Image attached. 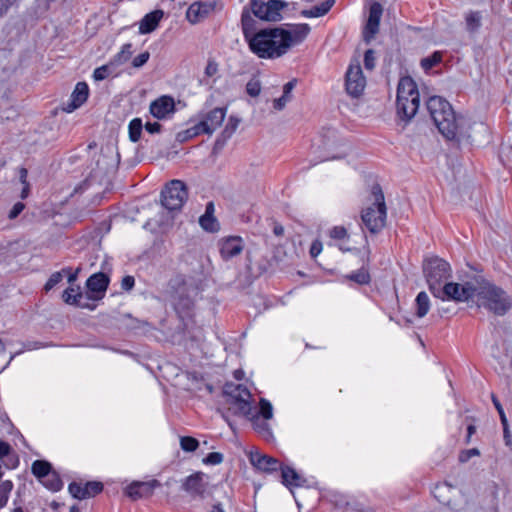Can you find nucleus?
Segmentation results:
<instances>
[{
	"label": "nucleus",
	"mask_w": 512,
	"mask_h": 512,
	"mask_svg": "<svg viewBox=\"0 0 512 512\" xmlns=\"http://www.w3.org/2000/svg\"><path fill=\"white\" fill-rule=\"evenodd\" d=\"M287 28L274 27L257 31L249 49L261 59H276L285 55L292 46L302 43L311 31L306 23L285 24Z\"/></svg>",
	"instance_id": "f257e3e1"
},
{
	"label": "nucleus",
	"mask_w": 512,
	"mask_h": 512,
	"mask_svg": "<svg viewBox=\"0 0 512 512\" xmlns=\"http://www.w3.org/2000/svg\"><path fill=\"white\" fill-rule=\"evenodd\" d=\"M426 107L438 131L447 140L459 145L470 136L464 116L456 114L452 105L441 96L429 97Z\"/></svg>",
	"instance_id": "f03ea898"
},
{
	"label": "nucleus",
	"mask_w": 512,
	"mask_h": 512,
	"mask_svg": "<svg viewBox=\"0 0 512 512\" xmlns=\"http://www.w3.org/2000/svg\"><path fill=\"white\" fill-rule=\"evenodd\" d=\"M476 285L478 307H483L497 316H504L512 308V298L501 287L482 275H476Z\"/></svg>",
	"instance_id": "7ed1b4c3"
},
{
	"label": "nucleus",
	"mask_w": 512,
	"mask_h": 512,
	"mask_svg": "<svg viewBox=\"0 0 512 512\" xmlns=\"http://www.w3.org/2000/svg\"><path fill=\"white\" fill-rule=\"evenodd\" d=\"M419 105L420 94L417 84L409 76L402 77L397 86V117L406 125L416 115Z\"/></svg>",
	"instance_id": "20e7f679"
},
{
	"label": "nucleus",
	"mask_w": 512,
	"mask_h": 512,
	"mask_svg": "<svg viewBox=\"0 0 512 512\" xmlns=\"http://www.w3.org/2000/svg\"><path fill=\"white\" fill-rule=\"evenodd\" d=\"M371 194L374 198L373 207H367L361 218L365 228L371 234H377L384 227V195L381 186L374 185Z\"/></svg>",
	"instance_id": "39448f33"
},
{
	"label": "nucleus",
	"mask_w": 512,
	"mask_h": 512,
	"mask_svg": "<svg viewBox=\"0 0 512 512\" xmlns=\"http://www.w3.org/2000/svg\"><path fill=\"white\" fill-rule=\"evenodd\" d=\"M423 273L434 295L443 283L451 276L450 264L438 256L427 258L423 262Z\"/></svg>",
	"instance_id": "423d86ee"
},
{
	"label": "nucleus",
	"mask_w": 512,
	"mask_h": 512,
	"mask_svg": "<svg viewBox=\"0 0 512 512\" xmlns=\"http://www.w3.org/2000/svg\"><path fill=\"white\" fill-rule=\"evenodd\" d=\"M346 91L349 95L355 98H345V102L340 106L345 112L352 110L350 105L364 106L365 103L359 102V97L366 85L365 77L363 76L362 68L359 64L350 65L346 72Z\"/></svg>",
	"instance_id": "0eeeda50"
},
{
	"label": "nucleus",
	"mask_w": 512,
	"mask_h": 512,
	"mask_svg": "<svg viewBox=\"0 0 512 512\" xmlns=\"http://www.w3.org/2000/svg\"><path fill=\"white\" fill-rule=\"evenodd\" d=\"M224 395L227 397L229 410L234 414L249 417L251 415V393L242 384L227 383L224 386Z\"/></svg>",
	"instance_id": "6e6552de"
},
{
	"label": "nucleus",
	"mask_w": 512,
	"mask_h": 512,
	"mask_svg": "<svg viewBox=\"0 0 512 512\" xmlns=\"http://www.w3.org/2000/svg\"><path fill=\"white\" fill-rule=\"evenodd\" d=\"M476 275L464 283L446 282L433 295L442 300L465 302L473 298L476 293Z\"/></svg>",
	"instance_id": "1a4fd4ad"
},
{
	"label": "nucleus",
	"mask_w": 512,
	"mask_h": 512,
	"mask_svg": "<svg viewBox=\"0 0 512 512\" xmlns=\"http://www.w3.org/2000/svg\"><path fill=\"white\" fill-rule=\"evenodd\" d=\"M188 199V189L181 180H171L161 192L162 205L170 210H179Z\"/></svg>",
	"instance_id": "9d476101"
},
{
	"label": "nucleus",
	"mask_w": 512,
	"mask_h": 512,
	"mask_svg": "<svg viewBox=\"0 0 512 512\" xmlns=\"http://www.w3.org/2000/svg\"><path fill=\"white\" fill-rule=\"evenodd\" d=\"M170 297L173 305L177 309H189L192 305L190 297L194 290L193 286L188 283L184 275H176L169 281Z\"/></svg>",
	"instance_id": "9b49d317"
},
{
	"label": "nucleus",
	"mask_w": 512,
	"mask_h": 512,
	"mask_svg": "<svg viewBox=\"0 0 512 512\" xmlns=\"http://www.w3.org/2000/svg\"><path fill=\"white\" fill-rule=\"evenodd\" d=\"M370 6L369 16L363 29L362 36L366 44H370L374 40L375 35L380 29V19L382 16V5L377 0H366Z\"/></svg>",
	"instance_id": "f8f14e48"
},
{
	"label": "nucleus",
	"mask_w": 512,
	"mask_h": 512,
	"mask_svg": "<svg viewBox=\"0 0 512 512\" xmlns=\"http://www.w3.org/2000/svg\"><path fill=\"white\" fill-rule=\"evenodd\" d=\"M160 486L161 483L156 479L146 482L135 481L126 487L125 493L132 500H137L140 498L150 497L153 494L154 489Z\"/></svg>",
	"instance_id": "ddd939ff"
},
{
	"label": "nucleus",
	"mask_w": 512,
	"mask_h": 512,
	"mask_svg": "<svg viewBox=\"0 0 512 512\" xmlns=\"http://www.w3.org/2000/svg\"><path fill=\"white\" fill-rule=\"evenodd\" d=\"M205 477L204 473L196 472L184 480L182 488L193 497L204 498L208 486Z\"/></svg>",
	"instance_id": "4468645a"
},
{
	"label": "nucleus",
	"mask_w": 512,
	"mask_h": 512,
	"mask_svg": "<svg viewBox=\"0 0 512 512\" xmlns=\"http://www.w3.org/2000/svg\"><path fill=\"white\" fill-rule=\"evenodd\" d=\"M103 490V484L97 481H89L84 485L72 482L69 485V492L74 498L77 499H86L90 497H94L99 494Z\"/></svg>",
	"instance_id": "2eb2a0df"
},
{
	"label": "nucleus",
	"mask_w": 512,
	"mask_h": 512,
	"mask_svg": "<svg viewBox=\"0 0 512 512\" xmlns=\"http://www.w3.org/2000/svg\"><path fill=\"white\" fill-rule=\"evenodd\" d=\"M244 249L243 240L237 236H231L222 239L219 242V250L221 258L225 261L239 255Z\"/></svg>",
	"instance_id": "dca6fc26"
},
{
	"label": "nucleus",
	"mask_w": 512,
	"mask_h": 512,
	"mask_svg": "<svg viewBox=\"0 0 512 512\" xmlns=\"http://www.w3.org/2000/svg\"><path fill=\"white\" fill-rule=\"evenodd\" d=\"M225 115L226 109L224 108H214L207 112L201 121H199L205 134H212L217 128H219L225 119Z\"/></svg>",
	"instance_id": "f3484780"
},
{
	"label": "nucleus",
	"mask_w": 512,
	"mask_h": 512,
	"mask_svg": "<svg viewBox=\"0 0 512 512\" xmlns=\"http://www.w3.org/2000/svg\"><path fill=\"white\" fill-rule=\"evenodd\" d=\"M174 109V99L170 96H162L150 105L151 114L158 119L165 118L168 114L173 113Z\"/></svg>",
	"instance_id": "a211bd4d"
},
{
	"label": "nucleus",
	"mask_w": 512,
	"mask_h": 512,
	"mask_svg": "<svg viewBox=\"0 0 512 512\" xmlns=\"http://www.w3.org/2000/svg\"><path fill=\"white\" fill-rule=\"evenodd\" d=\"M88 95V85L85 82H78L71 94V100L64 108V110L67 112H73L75 109L79 108L86 102Z\"/></svg>",
	"instance_id": "6ab92c4d"
},
{
	"label": "nucleus",
	"mask_w": 512,
	"mask_h": 512,
	"mask_svg": "<svg viewBox=\"0 0 512 512\" xmlns=\"http://www.w3.org/2000/svg\"><path fill=\"white\" fill-rule=\"evenodd\" d=\"M250 461L255 468L264 472L276 471L279 467V461L277 459L257 452L251 453Z\"/></svg>",
	"instance_id": "aec40b11"
},
{
	"label": "nucleus",
	"mask_w": 512,
	"mask_h": 512,
	"mask_svg": "<svg viewBox=\"0 0 512 512\" xmlns=\"http://www.w3.org/2000/svg\"><path fill=\"white\" fill-rule=\"evenodd\" d=\"M108 284L109 279L102 272L91 275L86 281V286L88 290L91 293L96 294L95 296L92 297L94 299L98 298L100 294H103L106 291Z\"/></svg>",
	"instance_id": "412c9836"
},
{
	"label": "nucleus",
	"mask_w": 512,
	"mask_h": 512,
	"mask_svg": "<svg viewBox=\"0 0 512 512\" xmlns=\"http://www.w3.org/2000/svg\"><path fill=\"white\" fill-rule=\"evenodd\" d=\"M163 15L164 12L162 10H155L146 14L139 23V32L141 34L153 32L158 27Z\"/></svg>",
	"instance_id": "4be33fe9"
},
{
	"label": "nucleus",
	"mask_w": 512,
	"mask_h": 512,
	"mask_svg": "<svg viewBox=\"0 0 512 512\" xmlns=\"http://www.w3.org/2000/svg\"><path fill=\"white\" fill-rule=\"evenodd\" d=\"M483 14L479 10H469L464 14L465 30L469 34H476L482 27Z\"/></svg>",
	"instance_id": "5701e85b"
},
{
	"label": "nucleus",
	"mask_w": 512,
	"mask_h": 512,
	"mask_svg": "<svg viewBox=\"0 0 512 512\" xmlns=\"http://www.w3.org/2000/svg\"><path fill=\"white\" fill-rule=\"evenodd\" d=\"M287 2L282 0H269L265 2V21L276 22L282 19L281 11L287 7Z\"/></svg>",
	"instance_id": "b1692460"
},
{
	"label": "nucleus",
	"mask_w": 512,
	"mask_h": 512,
	"mask_svg": "<svg viewBox=\"0 0 512 512\" xmlns=\"http://www.w3.org/2000/svg\"><path fill=\"white\" fill-rule=\"evenodd\" d=\"M282 483L287 487H302L306 480L299 475L293 468H281Z\"/></svg>",
	"instance_id": "393cba45"
},
{
	"label": "nucleus",
	"mask_w": 512,
	"mask_h": 512,
	"mask_svg": "<svg viewBox=\"0 0 512 512\" xmlns=\"http://www.w3.org/2000/svg\"><path fill=\"white\" fill-rule=\"evenodd\" d=\"M335 4V0H326L319 5L312 7L311 9H305L301 11V16L305 18H317L326 15Z\"/></svg>",
	"instance_id": "a878e982"
},
{
	"label": "nucleus",
	"mask_w": 512,
	"mask_h": 512,
	"mask_svg": "<svg viewBox=\"0 0 512 512\" xmlns=\"http://www.w3.org/2000/svg\"><path fill=\"white\" fill-rule=\"evenodd\" d=\"M255 21L248 10H243L241 15V25H242V31L245 40L247 43H250L251 38L256 35L255 27H254Z\"/></svg>",
	"instance_id": "bb28decb"
},
{
	"label": "nucleus",
	"mask_w": 512,
	"mask_h": 512,
	"mask_svg": "<svg viewBox=\"0 0 512 512\" xmlns=\"http://www.w3.org/2000/svg\"><path fill=\"white\" fill-rule=\"evenodd\" d=\"M63 301L69 305L83 307L80 303L83 298L80 286H70L62 294Z\"/></svg>",
	"instance_id": "cd10ccee"
},
{
	"label": "nucleus",
	"mask_w": 512,
	"mask_h": 512,
	"mask_svg": "<svg viewBox=\"0 0 512 512\" xmlns=\"http://www.w3.org/2000/svg\"><path fill=\"white\" fill-rule=\"evenodd\" d=\"M416 316L423 318L430 309V300L426 292L421 291L415 299Z\"/></svg>",
	"instance_id": "c85d7f7f"
},
{
	"label": "nucleus",
	"mask_w": 512,
	"mask_h": 512,
	"mask_svg": "<svg viewBox=\"0 0 512 512\" xmlns=\"http://www.w3.org/2000/svg\"><path fill=\"white\" fill-rule=\"evenodd\" d=\"M452 485L448 484L447 482L441 483L435 486L433 490L434 497L442 504L450 507L451 509L455 510V508L452 506L451 500L446 499L444 494L447 491H450L452 489Z\"/></svg>",
	"instance_id": "c756f323"
},
{
	"label": "nucleus",
	"mask_w": 512,
	"mask_h": 512,
	"mask_svg": "<svg viewBox=\"0 0 512 512\" xmlns=\"http://www.w3.org/2000/svg\"><path fill=\"white\" fill-rule=\"evenodd\" d=\"M200 134H205V132H204L203 128L201 127L200 123L198 122L194 126L188 128L186 130L178 132L176 135V139L179 142H186Z\"/></svg>",
	"instance_id": "7c9ffc66"
},
{
	"label": "nucleus",
	"mask_w": 512,
	"mask_h": 512,
	"mask_svg": "<svg viewBox=\"0 0 512 512\" xmlns=\"http://www.w3.org/2000/svg\"><path fill=\"white\" fill-rule=\"evenodd\" d=\"M51 464L44 460H36L33 462L32 473L39 479L47 477L51 473Z\"/></svg>",
	"instance_id": "2f4dec72"
},
{
	"label": "nucleus",
	"mask_w": 512,
	"mask_h": 512,
	"mask_svg": "<svg viewBox=\"0 0 512 512\" xmlns=\"http://www.w3.org/2000/svg\"><path fill=\"white\" fill-rule=\"evenodd\" d=\"M131 47L132 45L130 43L123 45L121 51L113 57V59L110 61V64L119 66L127 62L132 56Z\"/></svg>",
	"instance_id": "473e14b6"
},
{
	"label": "nucleus",
	"mask_w": 512,
	"mask_h": 512,
	"mask_svg": "<svg viewBox=\"0 0 512 512\" xmlns=\"http://www.w3.org/2000/svg\"><path fill=\"white\" fill-rule=\"evenodd\" d=\"M442 61V53L440 51H434L431 55L421 59V67L425 71H429L437 66Z\"/></svg>",
	"instance_id": "72a5a7b5"
},
{
	"label": "nucleus",
	"mask_w": 512,
	"mask_h": 512,
	"mask_svg": "<svg viewBox=\"0 0 512 512\" xmlns=\"http://www.w3.org/2000/svg\"><path fill=\"white\" fill-rule=\"evenodd\" d=\"M143 125L142 120L140 118H134L130 121L128 130H129V139L132 142H137L140 139L142 133Z\"/></svg>",
	"instance_id": "f704fd0d"
},
{
	"label": "nucleus",
	"mask_w": 512,
	"mask_h": 512,
	"mask_svg": "<svg viewBox=\"0 0 512 512\" xmlns=\"http://www.w3.org/2000/svg\"><path fill=\"white\" fill-rule=\"evenodd\" d=\"M43 484L52 491H59L63 483L56 472H51L47 477L42 479Z\"/></svg>",
	"instance_id": "c9c22d12"
},
{
	"label": "nucleus",
	"mask_w": 512,
	"mask_h": 512,
	"mask_svg": "<svg viewBox=\"0 0 512 512\" xmlns=\"http://www.w3.org/2000/svg\"><path fill=\"white\" fill-rule=\"evenodd\" d=\"M207 13L206 5L193 4L187 11V18L191 23H196L199 20V16Z\"/></svg>",
	"instance_id": "e433bc0d"
},
{
	"label": "nucleus",
	"mask_w": 512,
	"mask_h": 512,
	"mask_svg": "<svg viewBox=\"0 0 512 512\" xmlns=\"http://www.w3.org/2000/svg\"><path fill=\"white\" fill-rule=\"evenodd\" d=\"M200 226L208 232H216L219 229V223L214 216L202 215L199 218Z\"/></svg>",
	"instance_id": "4c0bfd02"
},
{
	"label": "nucleus",
	"mask_w": 512,
	"mask_h": 512,
	"mask_svg": "<svg viewBox=\"0 0 512 512\" xmlns=\"http://www.w3.org/2000/svg\"><path fill=\"white\" fill-rule=\"evenodd\" d=\"M180 446L186 452H194L199 446V441L191 436H183L180 438Z\"/></svg>",
	"instance_id": "58836bf2"
},
{
	"label": "nucleus",
	"mask_w": 512,
	"mask_h": 512,
	"mask_svg": "<svg viewBox=\"0 0 512 512\" xmlns=\"http://www.w3.org/2000/svg\"><path fill=\"white\" fill-rule=\"evenodd\" d=\"M250 5H251V10H252L253 14L257 18H259L261 20H265V12H266L265 2H262L259 0H251Z\"/></svg>",
	"instance_id": "ea45409f"
},
{
	"label": "nucleus",
	"mask_w": 512,
	"mask_h": 512,
	"mask_svg": "<svg viewBox=\"0 0 512 512\" xmlns=\"http://www.w3.org/2000/svg\"><path fill=\"white\" fill-rule=\"evenodd\" d=\"M112 65L109 63L107 65L100 66L96 68L93 72V78L95 81H102L106 79L111 74Z\"/></svg>",
	"instance_id": "a19ab883"
},
{
	"label": "nucleus",
	"mask_w": 512,
	"mask_h": 512,
	"mask_svg": "<svg viewBox=\"0 0 512 512\" xmlns=\"http://www.w3.org/2000/svg\"><path fill=\"white\" fill-rule=\"evenodd\" d=\"M260 414L262 415V417L265 419V420H269L273 417V408H272V405L271 403L262 398L260 399Z\"/></svg>",
	"instance_id": "79ce46f5"
},
{
	"label": "nucleus",
	"mask_w": 512,
	"mask_h": 512,
	"mask_svg": "<svg viewBox=\"0 0 512 512\" xmlns=\"http://www.w3.org/2000/svg\"><path fill=\"white\" fill-rule=\"evenodd\" d=\"M474 456H480V450L478 448L462 450L458 455V461L460 463H466Z\"/></svg>",
	"instance_id": "37998d69"
},
{
	"label": "nucleus",
	"mask_w": 512,
	"mask_h": 512,
	"mask_svg": "<svg viewBox=\"0 0 512 512\" xmlns=\"http://www.w3.org/2000/svg\"><path fill=\"white\" fill-rule=\"evenodd\" d=\"M349 280L355 281L358 284H365L369 281V274L365 270H359L347 276Z\"/></svg>",
	"instance_id": "c03bdc74"
},
{
	"label": "nucleus",
	"mask_w": 512,
	"mask_h": 512,
	"mask_svg": "<svg viewBox=\"0 0 512 512\" xmlns=\"http://www.w3.org/2000/svg\"><path fill=\"white\" fill-rule=\"evenodd\" d=\"M246 91L251 97H256L261 92V84L256 79H251L246 85Z\"/></svg>",
	"instance_id": "a18cd8bd"
},
{
	"label": "nucleus",
	"mask_w": 512,
	"mask_h": 512,
	"mask_svg": "<svg viewBox=\"0 0 512 512\" xmlns=\"http://www.w3.org/2000/svg\"><path fill=\"white\" fill-rule=\"evenodd\" d=\"M63 279V274L61 271H58V272H54L48 279V281L46 282L45 286H44V289L46 291H49L51 290L52 288H54L58 283H60Z\"/></svg>",
	"instance_id": "49530a36"
},
{
	"label": "nucleus",
	"mask_w": 512,
	"mask_h": 512,
	"mask_svg": "<svg viewBox=\"0 0 512 512\" xmlns=\"http://www.w3.org/2000/svg\"><path fill=\"white\" fill-rule=\"evenodd\" d=\"M222 461L223 455L219 452H211L203 459V462L208 465H218Z\"/></svg>",
	"instance_id": "de8ad7c7"
},
{
	"label": "nucleus",
	"mask_w": 512,
	"mask_h": 512,
	"mask_svg": "<svg viewBox=\"0 0 512 512\" xmlns=\"http://www.w3.org/2000/svg\"><path fill=\"white\" fill-rule=\"evenodd\" d=\"M329 235L335 240H344L347 237V231L343 226H335L330 230Z\"/></svg>",
	"instance_id": "09e8293b"
},
{
	"label": "nucleus",
	"mask_w": 512,
	"mask_h": 512,
	"mask_svg": "<svg viewBox=\"0 0 512 512\" xmlns=\"http://www.w3.org/2000/svg\"><path fill=\"white\" fill-rule=\"evenodd\" d=\"M364 66L367 70H372L375 67V52L368 49L364 55Z\"/></svg>",
	"instance_id": "8fccbe9b"
},
{
	"label": "nucleus",
	"mask_w": 512,
	"mask_h": 512,
	"mask_svg": "<svg viewBox=\"0 0 512 512\" xmlns=\"http://www.w3.org/2000/svg\"><path fill=\"white\" fill-rule=\"evenodd\" d=\"M150 58V53L148 51H145L141 54H139L138 56H136L133 61H132V65L134 68H140L142 67L144 64L147 63V61L149 60Z\"/></svg>",
	"instance_id": "3c124183"
},
{
	"label": "nucleus",
	"mask_w": 512,
	"mask_h": 512,
	"mask_svg": "<svg viewBox=\"0 0 512 512\" xmlns=\"http://www.w3.org/2000/svg\"><path fill=\"white\" fill-rule=\"evenodd\" d=\"M238 124H239V120L237 118L230 117L229 121H228V123H227V125L225 127L224 133L228 137H230L235 132V130L237 129Z\"/></svg>",
	"instance_id": "603ef678"
},
{
	"label": "nucleus",
	"mask_w": 512,
	"mask_h": 512,
	"mask_svg": "<svg viewBox=\"0 0 512 512\" xmlns=\"http://www.w3.org/2000/svg\"><path fill=\"white\" fill-rule=\"evenodd\" d=\"M13 489V483L9 480H6L0 484V496H6L9 498V494Z\"/></svg>",
	"instance_id": "864d4df0"
},
{
	"label": "nucleus",
	"mask_w": 512,
	"mask_h": 512,
	"mask_svg": "<svg viewBox=\"0 0 512 512\" xmlns=\"http://www.w3.org/2000/svg\"><path fill=\"white\" fill-rule=\"evenodd\" d=\"M135 279L133 276L127 275L123 277L121 281V287L123 290L129 291L134 287Z\"/></svg>",
	"instance_id": "5fc2aeb1"
},
{
	"label": "nucleus",
	"mask_w": 512,
	"mask_h": 512,
	"mask_svg": "<svg viewBox=\"0 0 512 512\" xmlns=\"http://www.w3.org/2000/svg\"><path fill=\"white\" fill-rule=\"evenodd\" d=\"M24 208H25V205L23 203L17 202L16 204H14V206L10 210L9 218L15 219L24 210Z\"/></svg>",
	"instance_id": "6e6d98bb"
},
{
	"label": "nucleus",
	"mask_w": 512,
	"mask_h": 512,
	"mask_svg": "<svg viewBox=\"0 0 512 512\" xmlns=\"http://www.w3.org/2000/svg\"><path fill=\"white\" fill-rule=\"evenodd\" d=\"M290 100L291 97H285L282 95L280 98L274 100L273 107L276 110H282Z\"/></svg>",
	"instance_id": "4d7b16f0"
},
{
	"label": "nucleus",
	"mask_w": 512,
	"mask_h": 512,
	"mask_svg": "<svg viewBox=\"0 0 512 512\" xmlns=\"http://www.w3.org/2000/svg\"><path fill=\"white\" fill-rule=\"evenodd\" d=\"M16 0H0V17L5 15Z\"/></svg>",
	"instance_id": "13d9d810"
},
{
	"label": "nucleus",
	"mask_w": 512,
	"mask_h": 512,
	"mask_svg": "<svg viewBox=\"0 0 512 512\" xmlns=\"http://www.w3.org/2000/svg\"><path fill=\"white\" fill-rule=\"evenodd\" d=\"M322 251V243L318 240L314 241L310 247V255L312 258L317 257Z\"/></svg>",
	"instance_id": "bf43d9fd"
},
{
	"label": "nucleus",
	"mask_w": 512,
	"mask_h": 512,
	"mask_svg": "<svg viewBox=\"0 0 512 512\" xmlns=\"http://www.w3.org/2000/svg\"><path fill=\"white\" fill-rule=\"evenodd\" d=\"M296 84H297L296 79H292L289 82H287L283 87V96L291 97V92L295 88Z\"/></svg>",
	"instance_id": "052dcab7"
},
{
	"label": "nucleus",
	"mask_w": 512,
	"mask_h": 512,
	"mask_svg": "<svg viewBox=\"0 0 512 512\" xmlns=\"http://www.w3.org/2000/svg\"><path fill=\"white\" fill-rule=\"evenodd\" d=\"M218 71V65L216 62L214 61H209L207 63V66L205 68V74L208 76V77H211L213 75H215Z\"/></svg>",
	"instance_id": "680f3d73"
},
{
	"label": "nucleus",
	"mask_w": 512,
	"mask_h": 512,
	"mask_svg": "<svg viewBox=\"0 0 512 512\" xmlns=\"http://www.w3.org/2000/svg\"><path fill=\"white\" fill-rule=\"evenodd\" d=\"M503 439L505 445L512 451V434L509 428H503Z\"/></svg>",
	"instance_id": "e2e57ef3"
},
{
	"label": "nucleus",
	"mask_w": 512,
	"mask_h": 512,
	"mask_svg": "<svg viewBox=\"0 0 512 512\" xmlns=\"http://www.w3.org/2000/svg\"><path fill=\"white\" fill-rule=\"evenodd\" d=\"M79 271H80V268H78L74 273H72L70 268H64V269H62L61 272H62V274L66 273L68 275V282L70 284H73L77 279Z\"/></svg>",
	"instance_id": "0e129e2a"
},
{
	"label": "nucleus",
	"mask_w": 512,
	"mask_h": 512,
	"mask_svg": "<svg viewBox=\"0 0 512 512\" xmlns=\"http://www.w3.org/2000/svg\"><path fill=\"white\" fill-rule=\"evenodd\" d=\"M10 451H11V446L7 442L0 441V459L9 455Z\"/></svg>",
	"instance_id": "69168bd1"
},
{
	"label": "nucleus",
	"mask_w": 512,
	"mask_h": 512,
	"mask_svg": "<svg viewBox=\"0 0 512 512\" xmlns=\"http://www.w3.org/2000/svg\"><path fill=\"white\" fill-rule=\"evenodd\" d=\"M145 128L146 130L153 134V133H158L161 129V125L158 123V122H154V123H150L148 122L146 125H145Z\"/></svg>",
	"instance_id": "338daca9"
},
{
	"label": "nucleus",
	"mask_w": 512,
	"mask_h": 512,
	"mask_svg": "<svg viewBox=\"0 0 512 512\" xmlns=\"http://www.w3.org/2000/svg\"><path fill=\"white\" fill-rule=\"evenodd\" d=\"M491 400L498 413L504 411L499 399L493 393L491 394Z\"/></svg>",
	"instance_id": "774afa93"
}]
</instances>
